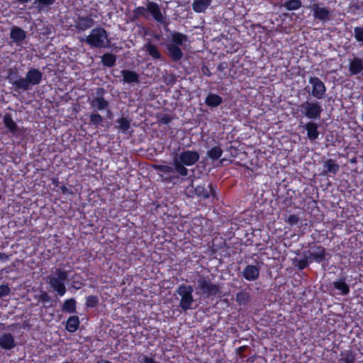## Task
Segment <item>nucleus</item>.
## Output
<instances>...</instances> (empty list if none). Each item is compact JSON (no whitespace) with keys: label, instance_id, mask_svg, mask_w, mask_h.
Returning a JSON list of instances; mask_svg holds the SVG:
<instances>
[{"label":"nucleus","instance_id":"nucleus-9","mask_svg":"<svg viewBox=\"0 0 363 363\" xmlns=\"http://www.w3.org/2000/svg\"><path fill=\"white\" fill-rule=\"evenodd\" d=\"M177 294L180 296L179 306L183 311H187L192 308L194 303V289L191 285L181 284L176 290Z\"/></svg>","mask_w":363,"mask_h":363},{"label":"nucleus","instance_id":"nucleus-34","mask_svg":"<svg viewBox=\"0 0 363 363\" xmlns=\"http://www.w3.org/2000/svg\"><path fill=\"white\" fill-rule=\"evenodd\" d=\"M223 153L220 146H213L207 151V156L213 161L220 159Z\"/></svg>","mask_w":363,"mask_h":363},{"label":"nucleus","instance_id":"nucleus-53","mask_svg":"<svg viewBox=\"0 0 363 363\" xmlns=\"http://www.w3.org/2000/svg\"><path fill=\"white\" fill-rule=\"evenodd\" d=\"M245 349H246V346H241L238 348V350L239 352H242L245 351Z\"/></svg>","mask_w":363,"mask_h":363},{"label":"nucleus","instance_id":"nucleus-32","mask_svg":"<svg viewBox=\"0 0 363 363\" xmlns=\"http://www.w3.org/2000/svg\"><path fill=\"white\" fill-rule=\"evenodd\" d=\"M131 120L125 117H121L116 120V128L121 133H125L130 128Z\"/></svg>","mask_w":363,"mask_h":363},{"label":"nucleus","instance_id":"nucleus-22","mask_svg":"<svg viewBox=\"0 0 363 363\" xmlns=\"http://www.w3.org/2000/svg\"><path fill=\"white\" fill-rule=\"evenodd\" d=\"M363 71V61L359 57H354L349 64V72L351 76L360 74Z\"/></svg>","mask_w":363,"mask_h":363},{"label":"nucleus","instance_id":"nucleus-18","mask_svg":"<svg viewBox=\"0 0 363 363\" xmlns=\"http://www.w3.org/2000/svg\"><path fill=\"white\" fill-rule=\"evenodd\" d=\"M16 346L13 335L10 333H3L0 336V347L5 350H11Z\"/></svg>","mask_w":363,"mask_h":363},{"label":"nucleus","instance_id":"nucleus-37","mask_svg":"<svg viewBox=\"0 0 363 363\" xmlns=\"http://www.w3.org/2000/svg\"><path fill=\"white\" fill-rule=\"evenodd\" d=\"M104 121V118L97 112H92L89 115V125H94L95 128L102 125Z\"/></svg>","mask_w":363,"mask_h":363},{"label":"nucleus","instance_id":"nucleus-49","mask_svg":"<svg viewBox=\"0 0 363 363\" xmlns=\"http://www.w3.org/2000/svg\"><path fill=\"white\" fill-rule=\"evenodd\" d=\"M201 72L203 75L207 77H210L211 75V72L206 65H203L201 67Z\"/></svg>","mask_w":363,"mask_h":363},{"label":"nucleus","instance_id":"nucleus-20","mask_svg":"<svg viewBox=\"0 0 363 363\" xmlns=\"http://www.w3.org/2000/svg\"><path fill=\"white\" fill-rule=\"evenodd\" d=\"M10 38L13 43L19 45L26 38V32L20 27L13 26L10 32Z\"/></svg>","mask_w":363,"mask_h":363},{"label":"nucleus","instance_id":"nucleus-47","mask_svg":"<svg viewBox=\"0 0 363 363\" xmlns=\"http://www.w3.org/2000/svg\"><path fill=\"white\" fill-rule=\"evenodd\" d=\"M10 292V288L7 284L0 285V298H3L9 295Z\"/></svg>","mask_w":363,"mask_h":363},{"label":"nucleus","instance_id":"nucleus-39","mask_svg":"<svg viewBox=\"0 0 363 363\" xmlns=\"http://www.w3.org/2000/svg\"><path fill=\"white\" fill-rule=\"evenodd\" d=\"M55 1L56 0H34L33 4L39 11H42L53 5Z\"/></svg>","mask_w":363,"mask_h":363},{"label":"nucleus","instance_id":"nucleus-33","mask_svg":"<svg viewBox=\"0 0 363 363\" xmlns=\"http://www.w3.org/2000/svg\"><path fill=\"white\" fill-rule=\"evenodd\" d=\"M337 363H355V355L351 350L341 352Z\"/></svg>","mask_w":363,"mask_h":363},{"label":"nucleus","instance_id":"nucleus-4","mask_svg":"<svg viewBox=\"0 0 363 363\" xmlns=\"http://www.w3.org/2000/svg\"><path fill=\"white\" fill-rule=\"evenodd\" d=\"M171 43L167 45V55L172 62L180 61L184 53L179 46L187 41V36L182 33L173 31L171 33Z\"/></svg>","mask_w":363,"mask_h":363},{"label":"nucleus","instance_id":"nucleus-43","mask_svg":"<svg viewBox=\"0 0 363 363\" xmlns=\"http://www.w3.org/2000/svg\"><path fill=\"white\" fill-rule=\"evenodd\" d=\"M280 199H281L280 202L283 208H289L294 204V199L291 196H285Z\"/></svg>","mask_w":363,"mask_h":363},{"label":"nucleus","instance_id":"nucleus-57","mask_svg":"<svg viewBox=\"0 0 363 363\" xmlns=\"http://www.w3.org/2000/svg\"><path fill=\"white\" fill-rule=\"evenodd\" d=\"M64 363H71V362L67 361V362H65Z\"/></svg>","mask_w":363,"mask_h":363},{"label":"nucleus","instance_id":"nucleus-54","mask_svg":"<svg viewBox=\"0 0 363 363\" xmlns=\"http://www.w3.org/2000/svg\"><path fill=\"white\" fill-rule=\"evenodd\" d=\"M18 2H19L20 4H26L28 3L30 0H16Z\"/></svg>","mask_w":363,"mask_h":363},{"label":"nucleus","instance_id":"nucleus-50","mask_svg":"<svg viewBox=\"0 0 363 363\" xmlns=\"http://www.w3.org/2000/svg\"><path fill=\"white\" fill-rule=\"evenodd\" d=\"M160 121L164 124H167L171 121V118L168 115H164Z\"/></svg>","mask_w":363,"mask_h":363},{"label":"nucleus","instance_id":"nucleus-28","mask_svg":"<svg viewBox=\"0 0 363 363\" xmlns=\"http://www.w3.org/2000/svg\"><path fill=\"white\" fill-rule=\"evenodd\" d=\"M223 102V99L220 96L216 94L209 93L205 99L206 104L209 107H217Z\"/></svg>","mask_w":363,"mask_h":363},{"label":"nucleus","instance_id":"nucleus-13","mask_svg":"<svg viewBox=\"0 0 363 363\" xmlns=\"http://www.w3.org/2000/svg\"><path fill=\"white\" fill-rule=\"evenodd\" d=\"M313 11V16L315 20L325 23L330 20L331 11L328 7H320L318 4L314 3L309 6Z\"/></svg>","mask_w":363,"mask_h":363},{"label":"nucleus","instance_id":"nucleus-29","mask_svg":"<svg viewBox=\"0 0 363 363\" xmlns=\"http://www.w3.org/2000/svg\"><path fill=\"white\" fill-rule=\"evenodd\" d=\"M323 167L325 169V174L332 173L336 174L340 170L339 164L333 159L327 160L323 164Z\"/></svg>","mask_w":363,"mask_h":363},{"label":"nucleus","instance_id":"nucleus-23","mask_svg":"<svg viewBox=\"0 0 363 363\" xmlns=\"http://www.w3.org/2000/svg\"><path fill=\"white\" fill-rule=\"evenodd\" d=\"M121 73L123 77V81L125 83L130 84L139 82V75L135 72L130 69H122Z\"/></svg>","mask_w":363,"mask_h":363},{"label":"nucleus","instance_id":"nucleus-25","mask_svg":"<svg viewBox=\"0 0 363 363\" xmlns=\"http://www.w3.org/2000/svg\"><path fill=\"white\" fill-rule=\"evenodd\" d=\"M235 301L240 306H246L251 301V296L248 291L243 289L236 294Z\"/></svg>","mask_w":363,"mask_h":363},{"label":"nucleus","instance_id":"nucleus-52","mask_svg":"<svg viewBox=\"0 0 363 363\" xmlns=\"http://www.w3.org/2000/svg\"><path fill=\"white\" fill-rule=\"evenodd\" d=\"M9 257L5 253L0 252V260L8 259Z\"/></svg>","mask_w":363,"mask_h":363},{"label":"nucleus","instance_id":"nucleus-41","mask_svg":"<svg viewBox=\"0 0 363 363\" xmlns=\"http://www.w3.org/2000/svg\"><path fill=\"white\" fill-rule=\"evenodd\" d=\"M284 220L290 226H294L298 225L300 221V218L298 215L291 214L289 215L287 218H284Z\"/></svg>","mask_w":363,"mask_h":363},{"label":"nucleus","instance_id":"nucleus-36","mask_svg":"<svg viewBox=\"0 0 363 363\" xmlns=\"http://www.w3.org/2000/svg\"><path fill=\"white\" fill-rule=\"evenodd\" d=\"M101 59L102 64L108 67L114 66L116 61V56L113 54L108 52L104 53L101 56Z\"/></svg>","mask_w":363,"mask_h":363},{"label":"nucleus","instance_id":"nucleus-10","mask_svg":"<svg viewBox=\"0 0 363 363\" xmlns=\"http://www.w3.org/2000/svg\"><path fill=\"white\" fill-rule=\"evenodd\" d=\"M153 169L157 171L161 180L165 183L175 184L178 181L179 174H176V167L168 164H154Z\"/></svg>","mask_w":363,"mask_h":363},{"label":"nucleus","instance_id":"nucleus-26","mask_svg":"<svg viewBox=\"0 0 363 363\" xmlns=\"http://www.w3.org/2000/svg\"><path fill=\"white\" fill-rule=\"evenodd\" d=\"M144 50L153 59L160 60L162 58V55L158 50L156 45L152 44L151 42H147L144 45Z\"/></svg>","mask_w":363,"mask_h":363},{"label":"nucleus","instance_id":"nucleus-5","mask_svg":"<svg viewBox=\"0 0 363 363\" xmlns=\"http://www.w3.org/2000/svg\"><path fill=\"white\" fill-rule=\"evenodd\" d=\"M67 280L68 272L60 268L56 269L54 274L47 277V283L60 296H63L66 294L65 281Z\"/></svg>","mask_w":363,"mask_h":363},{"label":"nucleus","instance_id":"nucleus-14","mask_svg":"<svg viewBox=\"0 0 363 363\" xmlns=\"http://www.w3.org/2000/svg\"><path fill=\"white\" fill-rule=\"evenodd\" d=\"M194 191L197 196L204 199H209L210 197H216V187L211 182L208 184V188L205 186V184L197 185Z\"/></svg>","mask_w":363,"mask_h":363},{"label":"nucleus","instance_id":"nucleus-12","mask_svg":"<svg viewBox=\"0 0 363 363\" xmlns=\"http://www.w3.org/2000/svg\"><path fill=\"white\" fill-rule=\"evenodd\" d=\"M308 257L310 262H315L316 263H321L323 261L328 260L331 256L326 252V250L321 245H313L308 251Z\"/></svg>","mask_w":363,"mask_h":363},{"label":"nucleus","instance_id":"nucleus-56","mask_svg":"<svg viewBox=\"0 0 363 363\" xmlns=\"http://www.w3.org/2000/svg\"><path fill=\"white\" fill-rule=\"evenodd\" d=\"M362 102L363 104V94H362Z\"/></svg>","mask_w":363,"mask_h":363},{"label":"nucleus","instance_id":"nucleus-2","mask_svg":"<svg viewBox=\"0 0 363 363\" xmlns=\"http://www.w3.org/2000/svg\"><path fill=\"white\" fill-rule=\"evenodd\" d=\"M200 158L198 152L194 150H184L179 155L177 154L172 158V164L176 167V172L180 176L186 177L189 170L186 167L196 164Z\"/></svg>","mask_w":363,"mask_h":363},{"label":"nucleus","instance_id":"nucleus-17","mask_svg":"<svg viewBox=\"0 0 363 363\" xmlns=\"http://www.w3.org/2000/svg\"><path fill=\"white\" fill-rule=\"evenodd\" d=\"M90 106L94 111H103L107 109V116L111 118V111L108 109L109 104L103 96H97L90 101Z\"/></svg>","mask_w":363,"mask_h":363},{"label":"nucleus","instance_id":"nucleus-40","mask_svg":"<svg viewBox=\"0 0 363 363\" xmlns=\"http://www.w3.org/2000/svg\"><path fill=\"white\" fill-rule=\"evenodd\" d=\"M85 306L86 308H96L99 303V299L97 296L90 295L85 298Z\"/></svg>","mask_w":363,"mask_h":363},{"label":"nucleus","instance_id":"nucleus-55","mask_svg":"<svg viewBox=\"0 0 363 363\" xmlns=\"http://www.w3.org/2000/svg\"><path fill=\"white\" fill-rule=\"evenodd\" d=\"M97 363H112V362L107 361V360H101L100 362H98Z\"/></svg>","mask_w":363,"mask_h":363},{"label":"nucleus","instance_id":"nucleus-42","mask_svg":"<svg viewBox=\"0 0 363 363\" xmlns=\"http://www.w3.org/2000/svg\"><path fill=\"white\" fill-rule=\"evenodd\" d=\"M35 298H37L39 302L44 303L52 301L50 296L48 292L44 291H41L40 295L36 296Z\"/></svg>","mask_w":363,"mask_h":363},{"label":"nucleus","instance_id":"nucleus-6","mask_svg":"<svg viewBox=\"0 0 363 363\" xmlns=\"http://www.w3.org/2000/svg\"><path fill=\"white\" fill-rule=\"evenodd\" d=\"M84 41L91 48H102L109 42L108 33L105 28L99 26L93 28Z\"/></svg>","mask_w":363,"mask_h":363},{"label":"nucleus","instance_id":"nucleus-38","mask_svg":"<svg viewBox=\"0 0 363 363\" xmlns=\"http://www.w3.org/2000/svg\"><path fill=\"white\" fill-rule=\"evenodd\" d=\"M140 17H143L145 18H148V15L147 14V6H138L135 7L133 10V19L136 20Z\"/></svg>","mask_w":363,"mask_h":363},{"label":"nucleus","instance_id":"nucleus-19","mask_svg":"<svg viewBox=\"0 0 363 363\" xmlns=\"http://www.w3.org/2000/svg\"><path fill=\"white\" fill-rule=\"evenodd\" d=\"M242 275L247 281H255L259 277V268L255 265L247 264L243 269Z\"/></svg>","mask_w":363,"mask_h":363},{"label":"nucleus","instance_id":"nucleus-8","mask_svg":"<svg viewBox=\"0 0 363 363\" xmlns=\"http://www.w3.org/2000/svg\"><path fill=\"white\" fill-rule=\"evenodd\" d=\"M196 284L198 292L206 298L215 297L220 292L219 284L212 283L208 277L199 276Z\"/></svg>","mask_w":363,"mask_h":363},{"label":"nucleus","instance_id":"nucleus-7","mask_svg":"<svg viewBox=\"0 0 363 363\" xmlns=\"http://www.w3.org/2000/svg\"><path fill=\"white\" fill-rule=\"evenodd\" d=\"M298 107L301 115L311 121L320 120L323 111L320 102L317 100H307L301 103Z\"/></svg>","mask_w":363,"mask_h":363},{"label":"nucleus","instance_id":"nucleus-21","mask_svg":"<svg viewBox=\"0 0 363 363\" xmlns=\"http://www.w3.org/2000/svg\"><path fill=\"white\" fill-rule=\"evenodd\" d=\"M3 123L4 127L8 130L9 133L12 135L16 134L18 127L16 123L13 120L12 116L9 113H6L3 116Z\"/></svg>","mask_w":363,"mask_h":363},{"label":"nucleus","instance_id":"nucleus-48","mask_svg":"<svg viewBox=\"0 0 363 363\" xmlns=\"http://www.w3.org/2000/svg\"><path fill=\"white\" fill-rule=\"evenodd\" d=\"M138 362L140 363H155L156 361L152 357H148V356H146L144 354H141L138 357Z\"/></svg>","mask_w":363,"mask_h":363},{"label":"nucleus","instance_id":"nucleus-51","mask_svg":"<svg viewBox=\"0 0 363 363\" xmlns=\"http://www.w3.org/2000/svg\"><path fill=\"white\" fill-rule=\"evenodd\" d=\"M60 189H61L62 193L64 194H67L69 192L68 188L66 186H65V185L62 186L60 187Z\"/></svg>","mask_w":363,"mask_h":363},{"label":"nucleus","instance_id":"nucleus-11","mask_svg":"<svg viewBox=\"0 0 363 363\" xmlns=\"http://www.w3.org/2000/svg\"><path fill=\"white\" fill-rule=\"evenodd\" d=\"M308 82L311 85V91L309 94L315 99L320 100L324 99L326 93L325 84L317 77H310Z\"/></svg>","mask_w":363,"mask_h":363},{"label":"nucleus","instance_id":"nucleus-44","mask_svg":"<svg viewBox=\"0 0 363 363\" xmlns=\"http://www.w3.org/2000/svg\"><path fill=\"white\" fill-rule=\"evenodd\" d=\"M163 80L167 85L172 86L177 82V77L173 73L167 74L164 76Z\"/></svg>","mask_w":363,"mask_h":363},{"label":"nucleus","instance_id":"nucleus-3","mask_svg":"<svg viewBox=\"0 0 363 363\" xmlns=\"http://www.w3.org/2000/svg\"><path fill=\"white\" fill-rule=\"evenodd\" d=\"M96 16L91 12V9L84 10L77 9L72 16L73 30L77 33H83L91 28L94 24Z\"/></svg>","mask_w":363,"mask_h":363},{"label":"nucleus","instance_id":"nucleus-30","mask_svg":"<svg viewBox=\"0 0 363 363\" xmlns=\"http://www.w3.org/2000/svg\"><path fill=\"white\" fill-rule=\"evenodd\" d=\"M62 311L67 313H75L77 312V301L74 298L64 301L62 306Z\"/></svg>","mask_w":363,"mask_h":363},{"label":"nucleus","instance_id":"nucleus-1","mask_svg":"<svg viewBox=\"0 0 363 363\" xmlns=\"http://www.w3.org/2000/svg\"><path fill=\"white\" fill-rule=\"evenodd\" d=\"M43 74L38 68L32 67L26 72L25 77H21L18 73L9 69L8 71V79L15 91H26L29 90L32 86H37L40 84L43 80Z\"/></svg>","mask_w":363,"mask_h":363},{"label":"nucleus","instance_id":"nucleus-15","mask_svg":"<svg viewBox=\"0 0 363 363\" xmlns=\"http://www.w3.org/2000/svg\"><path fill=\"white\" fill-rule=\"evenodd\" d=\"M146 6L147 14L150 13L152 16L154 20L157 23H164V17L157 3L155 1H148Z\"/></svg>","mask_w":363,"mask_h":363},{"label":"nucleus","instance_id":"nucleus-46","mask_svg":"<svg viewBox=\"0 0 363 363\" xmlns=\"http://www.w3.org/2000/svg\"><path fill=\"white\" fill-rule=\"evenodd\" d=\"M309 258L308 257H305L303 259L298 260L296 267L299 270H303L306 268L309 264Z\"/></svg>","mask_w":363,"mask_h":363},{"label":"nucleus","instance_id":"nucleus-31","mask_svg":"<svg viewBox=\"0 0 363 363\" xmlns=\"http://www.w3.org/2000/svg\"><path fill=\"white\" fill-rule=\"evenodd\" d=\"M333 287L340 291V294L342 296L347 295L350 290V287L345 281V278H341L339 280L333 283Z\"/></svg>","mask_w":363,"mask_h":363},{"label":"nucleus","instance_id":"nucleus-24","mask_svg":"<svg viewBox=\"0 0 363 363\" xmlns=\"http://www.w3.org/2000/svg\"><path fill=\"white\" fill-rule=\"evenodd\" d=\"M80 320L77 315L69 316L65 324V329L71 333H75L79 328Z\"/></svg>","mask_w":363,"mask_h":363},{"label":"nucleus","instance_id":"nucleus-58","mask_svg":"<svg viewBox=\"0 0 363 363\" xmlns=\"http://www.w3.org/2000/svg\"><path fill=\"white\" fill-rule=\"evenodd\" d=\"M1 199V196L0 195V200Z\"/></svg>","mask_w":363,"mask_h":363},{"label":"nucleus","instance_id":"nucleus-27","mask_svg":"<svg viewBox=\"0 0 363 363\" xmlns=\"http://www.w3.org/2000/svg\"><path fill=\"white\" fill-rule=\"evenodd\" d=\"M212 0H194L192 9L196 13H203L211 5Z\"/></svg>","mask_w":363,"mask_h":363},{"label":"nucleus","instance_id":"nucleus-45","mask_svg":"<svg viewBox=\"0 0 363 363\" xmlns=\"http://www.w3.org/2000/svg\"><path fill=\"white\" fill-rule=\"evenodd\" d=\"M354 38L357 42L363 43V28L357 26L354 28Z\"/></svg>","mask_w":363,"mask_h":363},{"label":"nucleus","instance_id":"nucleus-16","mask_svg":"<svg viewBox=\"0 0 363 363\" xmlns=\"http://www.w3.org/2000/svg\"><path fill=\"white\" fill-rule=\"evenodd\" d=\"M300 126L303 127V128L306 131L307 137L309 140L315 141L316 140L320 135L318 131L319 125L314 122V121H310L305 124H300Z\"/></svg>","mask_w":363,"mask_h":363},{"label":"nucleus","instance_id":"nucleus-35","mask_svg":"<svg viewBox=\"0 0 363 363\" xmlns=\"http://www.w3.org/2000/svg\"><path fill=\"white\" fill-rule=\"evenodd\" d=\"M282 6L289 11H296L302 6V2L301 0H285Z\"/></svg>","mask_w":363,"mask_h":363}]
</instances>
